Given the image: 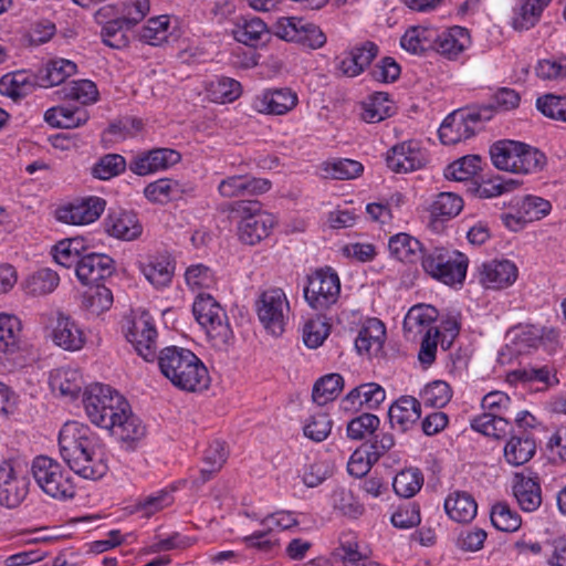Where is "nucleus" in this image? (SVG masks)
Here are the masks:
<instances>
[{"label":"nucleus","mask_w":566,"mask_h":566,"mask_svg":"<svg viewBox=\"0 0 566 566\" xmlns=\"http://www.w3.org/2000/svg\"><path fill=\"white\" fill-rule=\"evenodd\" d=\"M60 454L69 468L84 479L103 478L108 465L98 452V438L82 422L67 421L59 433Z\"/></svg>","instance_id":"nucleus-1"},{"label":"nucleus","mask_w":566,"mask_h":566,"mask_svg":"<svg viewBox=\"0 0 566 566\" xmlns=\"http://www.w3.org/2000/svg\"><path fill=\"white\" fill-rule=\"evenodd\" d=\"M165 377L180 389H208L210 377L203 363L189 349L170 346L158 356Z\"/></svg>","instance_id":"nucleus-2"},{"label":"nucleus","mask_w":566,"mask_h":566,"mask_svg":"<svg viewBox=\"0 0 566 566\" xmlns=\"http://www.w3.org/2000/svg\"><path fill=\"white\" fill-rule=\"evenodd\" d=\"M493 165L513 174H535L546 165V156L539 149L511 139L499 140L490 148Z\"/></svg>","instance_id":"nucleus-3"},{"label":"nucleus","mask_w":566,"mask_h":566,"mask_svg":"<svg viewBox=\"0 0 566 566\" xmlns=\"http://www.w3.org/2000/svg\"><path fill=\"white\" fill-rule=\"evenodd\" d=\"M230 210L238 214L239 240L248 245H255L266 239L276 226L274 214L263 210L258 200H239L230 206Z\"/></svg>","instance_id":"nucleus-4"},{"label":"nucleus","mask_w":566,"mask_h":566,"mask_svg":"<svg viewBox=\"0 0 566 566\" xmlns=\"http://www.w3.org/2000/svg\"><path fill=\"white\" fill-rule=\"evenodd\" d=\"M468 265L469 259L464 253L444 247L427 250L421 264L429 276L450 286L462 285Z\"/></svg>","instance_id":"nucleus-5"},{"label":"nucleus","mask_w":566,"mask_h":566,"mask_svg":"<svg viewBox=\"0 0 566 566\" xmlns=\"http://www.w3.org/2000/svg\"><path fill=\"white\" fill-rule=\"evenodd\" d=\"M35 483L49 496L55 500H69L75 495L72 476L56 460L39 455L31 465Z\"/></svg>","instance_id":"nucleus-6"},{"label":"nucleus","mask_w":566,"mask_h":566,"mask_svg":"<svg viewBox=\"0 0 566 566\" xmlns=\"http://www.w3.org/2000/svg\"><path fill=\"white\" fill-rule=\"evenodd\" d=\"M255 311L266 332L274 336H280L285 332L291 307L282 289L270 287L261 292L255 301Z\"/></svg>","instance_id":"nucleus-7"},{"label":"nucleus","mask_w":566,"mask_h":566,"mask_svg":"<svg viewBox=\"0 0 566 566\" xmlns=\"http://www.w3.org/2000/svg\"><path fill=\"white\" fill-rule=\"evenodd\" d=\"M304 298L308 306L317 312H325L335 305L340 295V280L329 266L315 270L307 275Z\"/></svg>","instance_id":"nucleus-8"},{"label":"nucleus","mask_w":566,"mask_h":566,"mask_svg":"<svg viewBox=\"0 0 566 566\" xmlns=\"http://www.w3.org/2000/svg\"><path fill=\"white\" fill-rule=\"evenodd\" d=\"M82 402L90 421L107 430L127 409L128 401L119 391H84Z\"/></svg>","instance_id":"nucleus-9"},{"label":"nucleus","mask_w":566,"mask_h":566,"mask_svg":"<svg viewBox=\"0 0 566 566\" xmlns=\"http://www.w3.org/2000/svg\"><path fill=\"white\" fill-rule=\"evenodd\" d=\"M492 117V106L454 111L446 117L439 128L440 140L444 145H454L465 140L474 135L478 124Z\"/></svg>","instance_id":"nucleus-10"},{"label":"nucleus","mask_w":566,"mask_h":566,"mask_svg":"<svg viewBox=\"0 0 566 566\" xmlns=\"http://www.w3.org/2000/svg\"><path fill=\"white\" fill-rule=\"evenodd\" d=\"M192 313L211 338L222 343L231 338L232 331L226 321V312L211 295L199 294L193 302Z\"/></svg>","instance_id":"nucleus-11"},{"label":"nucleus","mask_w":566,"mask_h":566,"mask_svg":"<svg viewBox=\"0 0 566 566\" xmlns=\"http://www.w3.org/2000/svg\"><path fill=\"white\" fill-rule=\"evenodd\" d=\"M30 480L27 470L14 460L0 463V504L13 509L19 506L29 493Z\"/></svg>","instance_id":"nucleus-12"},{"label":"nucleus","mask_w":566,"mask_h":566,"mask_svg":"<svg viewBox=\"0 0 566 566\" xmlns=\"http://www.w3.org/2000/svg\"><path fill=\"white\" fill-rule=\"evenodd\" d=\"M125 336L138 355L147 361L154 360L156 357L157 331L147 313H142L128 321Z\"/></svg>","instance_id":"nucleus-13"},{"label":"nucleus","mask_w":566,"mask_h":566,"mask_svg":"<svg viewBox=\"0 0 566 566\" xmlns=\"http://www.w3.org/2000/svg\"><path fill=\"white\" fill-rule=\"evenodd\" d=\"M180 159L181 155L171 148H154L133 157L128 168L133 174L143 177L166 170Z\"/></svg>","instance_id":"nucleus-14"},{"label":"nucleus","mask_w":566,"mask_h":566,"mask_svg":"<svg viewBox=\"0 0 566 566\" xmlns=\"http://www.w3.org/2000/svg\"><path fill=\"white\" fill-rule=\"evenodd\" d=\"M386 161L388 168L395 172H410L424 166L426 150L418 142H403L389 150Z\"/></svg>","instance_id":"nucleus-15"},{"label":"nucleus","mask_w":566,"mask_h":566,"mask_svg":"<svg viewBox=\"0 0 566 566\" xmlns=\"http://www.w3.org/2000/svg\"><path fill=\"white\" fill-rule=\"evenodd\" d=\"M114 422V426L107 430L118 439L123 449L135 451L146 437L147 429L143 421L133 413L129 402H127V409Z\"/></svg>","instance_id":"nucleus-16"},{"label":"nucleus","mask_w":566,"mask_h":566,"mask_svg":"<svg viewBox=\"0 0 566 566\" xmlns=\"http://www.w3.org/2000/svg\"><path fill=\"white\" fill-rule=\"evenodd\" d=\"M518 276V269L513 261L491 260L482 263L479 269L480 283L492 290H502L511 286Z\"/></svg>","instance_id":"nucleus-17"},{"label":"nucleus","mask_w":566,"mask_h":566,"mask_svg":"<svg viewBox=\"0 0 566 566\" xmlns=\"http://www.w3.org/2000/svg\"><path fill=\"white\" fill-rule=\"evenodd\" d=\"M297 102V94L291 88H271L253 98L252 108L261 114L284 115L291 112Z\"/></svg>","instance_id":"nucleus-18"},{"label":"nucleus","mask_w":566,"mask_h":566,"mask_svg":"<svg viewBox=\"0 0 566 566\" xmlns=\"http://www.w3.org/2000/svg\"><path fill=\"white\" fill-rule=\"evenodd\" d=\"M271 181L247 175H233L222 179L218 185V192L222 198L256 196L271 189Z\"/></svg>","instance_id":"nucleus-19"},{"label":"nucleus","mask_w":566,"mask_h":566,"mask_svg":"<svg viewBox=\"0 0 566 566\" xmlns=\"http://www.w3.org/2000/svg\"><path fill=\"white\" fill-rule=\"evenodd\" d=\"M105 209V201L98 197L70 203L56 210V218L65 223L82 226L94 222Z\"/></svg>","instance_id":"nucleus-20"},{"label":"nucleus","mask_w":566,"mask_h":566,"mask_svg":"<svg viewBox=\"0 0 566 566\" xmlns=\"http://www.w3.org/2000/svg\"><path fill=\"white\" fill-rule=\"evenodd\" d=\"M115 272L114 260L102 253L84 254L75 269L78 281L84 285H97Z\"/></svg>","instance_id":"nucleus-21"},{"label":"nucleus","mask_w":566,"mask_h":566,"mask_svg":"<svg viewBox=\"0 0 566 566\" xmlns=\"http://www.w3.org/2000/svg\"><path fill=\"white\" fill-rule=\"evenodd\" d=\"M379 52L378 45L371 41H365L345 52L338 59L337 70L347 77L361 74Z\"/></svg>","instance_id":"nucleus-22"},{"label":"nucleus","mask_w":566,"mask_h":566,"mask_svg":"<svg viewBox=\"0 0 566 566\" xmlns=\"http://www.w3.org/2000/svg\"><path fill=\"white\" fill-rule=\"evenodd\" d=\"M438 311L428 304L412 306L405 316L403 332L409 340H417L418 336L433 333L434 323L438 319Z\"/></svg>","instance_id":"nucleus-23"},{"label":"nucleus","mask_w":566,"mask_h":566,"mask_svg":"<svg viewBox=\"0 0 566 566\" xmlns=\"http://www.w3.org/2000/svg\"><path fill=\"white\" fill-rule=\"evenodd\" d=\"M506 382L510 386L538 382L546 387H555L559 384V379L554 365L532 364L510 371L506 375Z\"/></svg>","instance_id":"nucleus-24"},{"label":"nucleus","mask_w":566,"mask_h":566,"mask_svg":"<svg viewBox=\"0 0 566 566\" xmlns=\"http://www.w3.org/2000/svg\"><path fill=\"white\" fill-rule=\"evenodd\" d=\"M506 339L504 349L507 350L511 358L536 349L543 342V331L535 325L516 326L507 332Z\"/></svg>","instance_id":"nucleus-25"},{"label":"nucleus","mask_w":566,"mask_h":566,"mask_svg":"<svg viewBox=\"0 0 566 566\" xmlns=\"http://www.w3.org/2000/svg\"><path fill=\"white\" fill-rule=\"evenodd\" d=\"M513 495L524 512L536 511L543 501L541 482L537 476H526L516 473L513 481Z\"/></svg>","instance_id":"nucleus-26"},{"label":"nucleus","mask_w":566,"mask_h":566,"mask_svg":"<svg viewBox=\"0 0 566 566\" xmlns=\"http://www.w3.org/2000/svg\"><path fill=\"white\" fill-rule=\"evenodd\" d=\"M537 444L534 436L525 430L510 437L503 450L505 461L520 467L527 463L536 453Z\"/></svg>","instance_id":"nucleus-27"},{"label":"nucleus","mask_w":566,"mask_h":566,"mask_svg":"<svg viewBox=\"0 0 566 566\" xmlns=\"http://www.w3.org/2000/svg\"><path fill=\"white\" fill-rule=\"evenodd\" d=\"M193 190L189 184L172 178H160L144 188V196L154 203H167L179 200Z\"/></svg>","instance_id":"nucleus-28"},{"label":"nucleus","mask_w":566,"mask_h":566,"mask_svg":"<svg viewBox=\"0 0 566 566\" xmlns=\"http://www.w3.org/2000/svg\"><path fill=\"white\" fill-rule=\"evenodd\" d=\"M388 415L391 427L406 432L420 419L421 405L412 396H402L390 406Z\"/></svg>","instance_id":"nucleus-29"},{"label":"nucleus","mask_w":566,"mask_h":566,"mask_svg":"<svg viewBox=\"0 0 566 566\" xmlns=\"http://www.w3.org/2000/svg\"><path fill=\"white\" fill-rule=\"evenodd\" d=\"M470 44L469 31L458 25L437 33L434 38V51L449 60L457 59Z\"/></svg>","instance_id":"nucleus-30"},{"label":"nucleus","mask_w":566,"mask_h":566,"mask_svg":"<svg viewBox=\"0 0 566 566\" xmlns=\"http://www.w3.org/2000/svg\"><path fill=\"white\" fill-rule=\"evenodd\" d=\"M52 339L55 345L65 350H80L85 344V335L80 326L69 316L59 314L52 329Z\"/></svg>","instance_id":"nucleus-31"},{"label":"nucleus","mask_w":566,"mask_h":566,"mask_svg":"<svg viewBox=\"0 0 566 566\" xmlns=\"http://www.w3.org/2000/svg\"><path fill=\"white\" fill-rule=\"evenodd\" d=\"M388 249L392 258L406 264L422 262L427 252L417 238L405 232L392 235L389 239Z\"/></svg>","instance_id":"nucleus-32"},{"label":"nucleus","mask_w":566,"mask_h":566,"mask_svg":"<svg viewBox=\"0 0 566 566\" xmlns=\"http://www.w3.org/2000/svg\"><path fill=\"white\" fill-rule=\"evenodd\" d=\"M552 0H516L513 7L511 25L516 31H525L535 27Z\"/></svg>","instance_id":"nucleus-33"},{"label":"nucleus","mask_w":566,"mask_h":566,"mask_svg":"<svg viewBox=\"0 0 566 566\" xmlns=\"http://www.w3.org/2000/svg\"><path fill=\"white\" fill-rule=\"evenodd\" d=\"M444 510L448 516L458 523L471 522L478 512L474 497L464 491H454L444 501Z\"/></svg>","instance_id":"nucleus-34"},{"label":"nucleus","mask_w":566,"mask_h":566,"mask_svg":"<svg viewBox=\"0 0 566 566\" xmlns=\"http://www.w3.org/2000/svg\"><path fill=\"white\" fill-rule=\"evenodd\" d=\"M336 555L344 566H378V563L369 559L368 549L361 548L357 536L350 533L340 536Z\"/></svg>","instance_id":"nucleus-35"},{"label":"nucleus","mask_w":566,"mask_h":566,"mask_svg":"<svg viewBox=\"0 0 566 566\" xmlns=\"http://www.w3.org/2000/svg\"><path fill=\"white\" fill-rule=\"evenodd\" d=\"M105 230L118 239L134 240L142 233V226L132 212H113L105 219Z\"/></svg>","instance_id":"nucleus-36"},{"label":"nucleus","mask_w":566,"mask_h":566,"mask_svg":"<svg viewBox=\"0 0 566 566\" xmlns=\"http://www.w3.org/2000/svg\"><path fill=\"white\" fill-rule=\"evenodd\" d=\"M386 337V327L378 318H368L360 328L355 340V346L359 353H378Z\"/></svg>","instance_id":"nucleus-37"},{"label":"nucleus","mask_w":566,"mask_h":566,"mask_svg":"<svg viewBox=\"0 0 566 566\" xmlns=\"http://www.w3.org/2000/svg\"><path fill=\"white\" fill-rule=\"evenodd\" d=\"M140 270L145 277L159 289L170 284L175 264L168 255H157L149 258L146 263H143Z\"/></svg>","instance_id":"nucleus-38"},{"label":"nucleus","mask_w":566,"mask_h":566,"mask_svg":"<svg viewBox=\"0 0 566 566\" xmlns=\"http://www.w3.org/2000/svg\"><path fill=\"white\" fill-rule=\"evenodd\" d=\"M234 39L249 46H258L269 36V29L260 18H241L233 30Z\"/></svg>","instance_id":"nucleus-39"},{"label":"nucleus","mask_w":566,"mask_h":566,"mask_svg":"<svg viewBox=\"0 0 566 566\" xmlns=\"http://www.w3.org/2000/svg\"><path fill=\"white\" fill-rule=\"evenodd\" d=\"M44 119L54 127L75 128L87 122L88 113L81 107L57 106L48 109Z\"/></svg>","instance_id":"nucleus-40"},{"label":"nucleus","mask_w":566,"mask_h":566,"mask_svg":"<svg viewBox=\"0 0 566 566\" xmlns=\"http://www.w3.org/2000/svg\"><path fill=\"white\" fill-rule=\"evenodd\" d=\"M76 64L70 60L56 59L48 62L39 72V83L50 87L62 84L67 77L76 73Z\"/></svg>","instance_id":"nucleus-41"},{"label":"nucleus","mask_w":566,"mask_h":566,"mask_svg":"<svg viewBox=\"0 0 566 566\" xmlns=\"http://www.w3.org/2000/svg\"><path fill=\"white\" fill-rule=\"evenodd\" d=\"M33 82L25 71L11 72L0 78V93L18 101L31 93Z\"/></svg>","instance_id":"nucleus-42"},{"label":"nucleus","mask_w":566,"mask_h":566,"mask_svg":"<svg viewBox=\"0 0 566 566\" xmlns=\"http://www.w3.org/2000/svg\"><path fill=\"white\" fill-rule=\"evenodd\" d=\"M361 118L367 123H379L392 114V102L384 92H376L361 104Z\"/></svg>","instance_id":"nucleus-43"},{"label":"nucleus","mask_w":566,"mask_h":566,"mask_svg":"<svg viewBox=\"0 0 566 566\" xmlns=\"http://www.w3.org/2000/svg\"><path fill=\"white\" fill-rule=\"evenodd\" d=\"M85 251L84 242L80 238L66 239L57 242L53 248L55 262L64 268L80 264Z\"/></svg>","instance_id":"nucleus-44"},{"label":"nucleus","mask_w":566,"mask_h":566,"mask_svg":"<svg viewBox=\"0 0 566 566\" xmlns=\"http://www.w3.org/2000/svg\"><path fill=\"white\" fill-rule=\"evenodd\" d=\"M437 31L431 28L415 27L406 31L402 35L401 46L412 53L423 52L429 49L434 50V38Z\"/></svg>","instance_id":"nucleus-45"},{"label":"nucleus","mask_w":566,"mask_h":566,"mask_svg":"<svg viewBox=\"0 0 566 566\" xmlns=\"http://www.w3.org/2000/svg\"><path fill=\"white\" fill-rule=\"evenodd\" d=\"M83 307L93 316H99L113 305V293L105 285L92 286L83 296Z\"/></svg>","instance_id":"nucleus-46"},{"label":"nucleus","mask_w":566,"mask_h":566,"mask_svg":"<svg viewBox=\"0 0 566 566\" xmlns=\"http://www.w3.org/2000/svg\"><path fill=\"white\" fill-rule=\"evenodd\" d=\"M471 428L485 437L502 439L506 436L510 423L493 413H483L471 420Z\"/></svg>","instance_id":"nucleus-47"},{"label":"nucleus","mask_w":566,"mask_h":566,"mask_svg":"<svg viewBox=\"0 0 566 566\" xmlns=\"http://www.w3.org/2000/svg\"><path fill=\"white\" fill-rule=\"evenodd\" d=\"M126 159L119 154H106L92 167L91 174L99 180H109L126 170Z\"/></svg>","instance_id":"nucleus-48"},{"label":"nucleus","mask_w":566,"mask_h":566,"mask_svg":"<svg viewBox=\"0 0 566 566\" xmlns=\"http://www.w3.org/2000/svg\"><path fill=\"white\" fill-rule=\"evenodd\" d=\"M49 386L51 389H92L84 382L80 370L71 367L52 370L49 376Z\"/></svg>","instance_id":"nucleus-49"},{"label":"nucleus","mask_w":566,"mask_h":566,"mask_svg":"<svg viewBox=\"0 0 566 566\" xmlns=\"http://www.w3.org/2000/svg\"><path fill=\"white\" fill-rule=\"evenodd\" d=\"M423 484V475L419 469H406L397 473L394 479L392 488L397 495L401 497H412Z\"/></svg>","instance_id":"nucleus-50"},{"label":"nucleus","mask_w":566,"mask_h":566,"mask_svg":"<svg viewBox=\"0 0 566 566\" xmlns=\"http://www.w3.org/2000/svg\"><path fill=\"white\" fill-rule=\"evenodd\" d=\"M169 17L151 18L139 31V40L150 45H160L168 39Z\"/></svg>","instance_id":"nucleus-51"},{"label":"nucleus","mask_w":566,"mask_h":566,"mask_svg":"<svg viewBox=\"0 0 566 566\" xmlns=\"http://www.w3.org/2000/svg\"><path fill=\"white\" fill-rule=\"evenodd\" d=\"M211 99L216 103H230L241 95V84L230 77H218L209 84Z\"/></svg>","instance_id":"nucleus-52"},{"label":"nucleus","mask_w":566,"mask_h":566,"mask_svg":"<svg viewBox=\"0 0 566 566\" xmlns=\"http://www.w3.org/2000/svg\"><path fill=\"white\" fill-rule=\"evenodd\" d=\"M491 521L494 527L502 532H515L521 526V516L505 502L493 505Z\"/></svg>","instance_id":"nucleus-53"},{"label":"nucleus","mask_w":566,"mask_h":566,"mask_svg":"<svg viewBox=\"0 0 566 566\" xmlns=\"http://www.w3.org/2000/svg\"><path fill=\"white\" fill-rule=\"evenodd\" d=\"M380 419L373 413H361L347 423V437L350 440H363L373 436L379 428Z\"/></svg>","instance_id":"nucleus-54"},{"label":"nucleus","mask_w":566,"mask_h":566,"mask_svg":"<svg viewBox=\"0 0 566 566\" xmlns=\"http://www.w3.org/2000/svg\"><path fill=\"white\" fill-rule=\"evenodd\" d=\"M60 277L53 270L41 269L27 281L28 292L32 295H45L53 292L59 285Z\"/></svg>","instance_id":"nucleus-55"},{"label":"nucleus","mask_w":566,"mask_h":566,"mask_svg":"<svg viewBox=\"0 0 566 566\" xmlns=\"http://www.w3.org/2000/svg\"><path fill=\"white\" fill-rule=\"evenodd\" d=\"M463 209V200L454 192L439 193L431 205V213L434 217L451 219Z\"/></svg>","instance_id":"nucleus-56"},{"label":"nucleus","mask_w":566,"mask_h":566,"mask_svg":"<svg viewBox=\"0 0 566 566\" xmlns=\"http://www.w3.org/2000/svg\"><path fill=\"white\" fill-rule=\"evenodd\" d=\"M364 170L359 161L353 159H336L324 164L326 177L346 180L358 177Z\"/></svg>","instance_id":"nucleus-57"},{"label":"nucleus","mask_w":566,"mask_h":566,"mask_svg":"<svg viewBox=\"0 0 566 566\" xmlns=\"http://www.w3.org/2000/svg\"><path fill=\"white\" fill-rule=\"evenodd\" d=\"M480 161L479 156H464L450 164L444 171V176L455 181L469 180L480 169Z\"/></svg>","instance_id":"nucleus-58"},{"label":"nucleus","mask_w":566,"mask_h":566,"mask_svg":"<svg viewBox=\"0 0 566 566\" xmlns=\"http://www.w3.org/2000/svg\"><path fill=\"white\" fill-rule=\"evenodd\" d=\"M20 321L12 315L0 314V352H12L19 342Z\"/></svg>","instance_id":"nucleus-59"},{"label":"nucleus","mask_w":566,"mask_h":566,"mask_svg":"<svg viewBox=\"0 0 566 566\" xmlns=\"http://www.w3.org/2000/svg\"><path fill=\"white\" fill-rule=\"evenodd\" d=\"M461 329V322L459 314H448L440 321V325L436 326L433 333L439 337L440 346L442 349H449L459 336Z\"/></svg>","instance_id":"nucleus-60"},{"label":"nucleus","mask_w":566,"mask_h":566,"mask_svg":"<svg viewBox=\"0 0 566 566\" xmlns=\"http://www.w3.org/2000/svg\"><path fill=\"white\" fill-rule=\"evenodd\" d=\"M65 96L77 101L82 105H88L95 103L98 99V90L93 81H72L65 87Z\"/></svg>","instance_id":"nucleus-61"},{"label":"nucleus","mask_w":566,"mask_h":566,"mask_svg":"<svg viewBox=\"0 0 566 566\" xmlns=\"http://www.w3.org/2000/svg\"><path fill=\"white\" fill-rule=\"evenodd\" d=\"M552 205L536 196H526L518 206V214H522L523 221L539 220L551 212Z\"/></svg>","instance_id":"nucleus-62"},{"label":"nucleus","mask_w":566,"mask_h":566,"mask_svg":"<svg viewBox=\"0 0 566 566\" xmlns=\"http://www.w3.org/2000/svg\"><path fill=\"white\" fill-rule=\"evenodd\" d=\"M329 334V326L321 316L307 321L303 328V340L308 348H317Z\"/></svg>","instance_id":"nucleus-63"},{"label":"nucleus","mask_w":566,"mask_h":566,"mask_svg":"<svg viewBox=\"0 0 566 566\" xmlns=\"http://www.w3.org/2000/svg\"><path fill=\"white\" fill-rule=\"evenodd\" d=\"M536 106L546 117L566 122V96L547 94L537 98Z\"/></svg>","instance_id":"nucleus-64"}]
</instances>
